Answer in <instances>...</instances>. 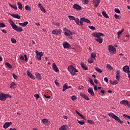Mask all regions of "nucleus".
Masks as SVG:
<instances>
[{
  "label": "nucleus",
  "mask_w": 130,
  "mask_h": 130,
  "mask_svg": "<svg viewBox=\"0 0 130 130\" xmlns=\"http://www.w3.org/2000/svg\"><path fill=\"white\" fill-rule=\"evenodd\" d=\"M28 24H29V22H28L27 21H25L23 23H19V25H20V26H22V27H26V26H27V25H28Z\"/></svg>",
  "instance_id": "obj_28"
},
{
  "label": "nucleus",
  "mask_w": 130,
  "mask_h": 130,
  "mask_svg": "<svg viewBox=\"0 0 130 130\" xmlns=\"http://www.w3.org/2000/svg\"><path fill=\"white\" fill-rule=\"evenodd\" d=\"M80 96H81V97H83V98L85 99V100H87V101L90 100V99L89 98V97L88 96H87V95H86L84 93H80Z\"/></svg>",
  "instance_id": "obj_19"
},
{
  "label": "nucleus",
  "mask_w": 130,
  "mask_h": 130,
  "mask_svg": "<svg viewBox=\"0 0 130 130\" xmlns=\"http://www.w3.org/2000/svg\"><path fill=\"white\" fill-rule=\"evenodd\" d=\"M6 24L3 23H0V28H5Z\"/></svg>",
  "instance_id": "obj_49"
},
{
  "label": "nucleus",
  "mask_w": 130,
  "mask_h": 130,
  "mask_svg": "<svg viewBox=\"0 0 130 130\" xmlns=\"http://www.w3.org/2000/svg\"><path fill=\"white\" fill-rule=\"evenodd\" d=\"M42 122L44 124H46V125H49V124H50V121H49L47 119H43L42 120Z\"/></svg>",
  "instance_id": "obj_15"
},
{
  "label": "nucleus",
  "mask_w": 130,
  "mask_h": 130,
  "mask_svg": "<svg viewBox=\"0 0 130 130\" xmlns=\"http://www.w3.org/2000/svg\"><path fill=\"white\" fill-rule=\"evenodd\" d=\"M74 21L77 25H80V26H83V22L81 21V20L80 21V20L78 18H75Z\"/></svg>",
  "instance_id": "obj_12"
},
{
  "label": "nucleus",
  "mask_w": 130,
  "mask_h": 130,
  "mask_svg": "<svg viewBox=\"0 0 130 130\" xmlns=\"http://www.w3.org/2000/svg\"><path fill=\"white\" fill-rule=\"evenodd\" d=\"M26 73L29 78H30V79H32V80H35V76H33V74H32V73H31L29 70L27 71Z\"/></svg>",
  "instance_id": "obj_8"
},
{
  "label": "nucleus",
  "mask_w": 130,
  "mask_h": 130,
  "mask_svg": "<svg viewBox=\"0 0 130 130\" xmlns=\"http://www.w3.org/2000/svg\"><path fill=\"white\" fill-rule=\"evenodd\" d=\"M10 24L11 27H12L14 30H16L18 26L15 24V22L12 21V20L10 21Z\"/></svg>",
  "instance_id": "obj_13"
},
{
  "label": "nucleus",
  "mask_w": 130,
  "mask_h": 130,
  "mask_svg": "<svg viewBox=\"0 0 130 130\" xmlns=\"http://www.w3.org/2000/svg\"><path fill=\"white\" fill-rule=\"evenodd\" d=\"M108 115H109V116H110V117H112V118L115 119L116 121H117V122H118L120 124H122V123H123V121H121L120 119H119V117L115 115V114H114L113 113H108Z\"/></svg>",
  "instance_id": "obj_2"
},
{
  "label": "nucleus",
  "mask_w": 130,
  "mask_h": 130,
  "mask_svg": "<svg viewBox=\"0 0 130 130\" xmlns=\"http://www.w3.org/2000/svg\"><path fill=\"white\" fill-rule=\"evenodd\" d=\"M87 61L89 63H93V62H94V59L89 58L88 59Z\"/></svg>",
  "instance_id": "obj_37"
},
{
  "label": "nucleus",
  "mask_w": 130,
  "mask_h": 130,
  "mask_svg": "<svg viewBox=\"0 0 130 130\" xmlns=\"http://www.w3.org/2000/svg\"><path fill=\"white\" fill-rule=\"evenodd\" d=\"M15 86H16V84H15V82H12V83L10 84V88L11 89H14Z\"/></svg>",
  "instance_id": "obj_41"
},
{
  "label": "nucleus",
  "mask_w": 130,
  "mask_h": 130,
  "mask_svg": "<svg viewBox=\"0 0 130 130\" xmlns=\"http://www.w3.org/2000/svg\"><path fill=\"white\" fill-rule=\"evenodd\" d=\"M80 21H81V22H85V23H88V24H91V21H90V20H89L88 19L85 18V17H82L80 18Z\"/></svg>",
  "instance_id": "obj_11"
},
{
  "label": "nucleus",
  "mask_w": 130,
  "mask_h": 130,
  "mask_svg": "<svg viewBox=\"0 0 130 130\" xmlns=\"http://www.w3.org/2000/svg\"><path fill=\"white\" fill-rule=\"evenodd\" d=\"M108 50L111 54H115L116 53V49L112 45L108 46Z\"/></svg>",
  "instance_id": "obj_5"
},
{
  "label": "nucleus",
  "mask_w": 130,
  "mask_h": 130,
  "mask_svg": "<svg viewBox=\"0 0 130 130\" xmlns=\"http://www.w3.org/2000/svg\"><path fill=\"white\" fill-rule=\"evenodd\" d=\"M107 68L108 69V70H109V71H113V68L111 67V64H107Z\"/></svg>",
  "instance_id": "obj_29"
},
{
  "label": "nucleus",
  "mask_w": 130,
  "mask_h": 130,
  "mask_svg": "<svg viewBox=\"0 0 130 130\" xmlns=\"http://www.w3.org/2000/svg\"><path fill=\"white\" fill-rule=\"evenodd\" d=\"M105 82H106V83H108V79L107 77H105L104 78Z\"/></svg>",
  "instance_id": "obj_60"
},
{
  "label": "nucleus",
  "mask_w": 130,
  "mask_h": 130,
  "mask_svg": "<svg viewBox=\"0 0 130 130\" xmlns=\"http://www.w3.org/2000/svg\"><path fill=\"white\" fill-rule=\"evenodd\" d=\"M36 75V78L38 79V80H39V81H41L42 77H41V75L39 74V73H37L35 74Z\"/></svg>",
  "instance_id": "obj_25"
},
{
  "label": "nucleus",
  "mask_w": 130,
  "mask_h": 130,
  "mask_svg": "<svg viewBox=\"0 0 130 130\" xmlns=\"http://www.w3.org/2000/svg\"><path fill=\"white\" fill-rule=\"evenodd\" d=\"M16 30L17 31V32H22V31H23V28H22L21 27H19V26H17Z\"/></svg>",
  "instance_id": "obj_36"
},
{
  "label": "nucleus",
  "mask_w": 130,
  "mask_h": 130,
  "mask_svg": "<svg viewBox=\"0 0 130 130\" xmlns=\"http://www.w3.org/2000/svg\"><path fill=\"white\" fill-rule=\"evenodd\" d=\"M73 9H75V10H81V9H82V8L81 7V6H80V5L77 4H75L73 5Z\"/></svg>",
  "instance_id": "obj_17"
},
{
  "label": "nucleus",
  "mask_w": 130,
  "mask_h": 130,
  "mask_svg": "<svg viewBox=\"0 0 130 130\" xmlns=\"http://www.w3.org/2000/svg\"><path fill=\"white\" fill-rule=\"evenodd\" d=\"M102 15L103 16H104V17H105V18H106V19H108L109 16L108 15H107V13H106V12L104 11L102 12Z\"/></svg>",
  "instance_id": "obj_33"
},
{
  "label": "nucleus",
  "mask_w": 130,
  "mask_h": 130,
  "mask_svg": "<svg viewBox=\"0 0 130 130\" xmlns=\"http://www.w3.org/2000/svg\"><path fill=\"white\" fill-rule=\"evenodd\" d=\"M76 113H77V114L79 115L80 117L82 118V119H86V117L84 116V115H83L82 114H80V112H79L77 110H76Z\"/></svg>",
  "instance_id": "obj_26"
},
{
  "label": "nucleus",
  "mask_w": 130,
  "mask_h": 130,
  "mask_svg": "<svg viewBox=\"0 0 130 130\" xmlns=\"http://www.w3.org/2000/svg\"><path fill=\"white\" fill-rule=\"evenodd\" d=\"M92 36L95 37V40L96 42L99 43H102L103 42V39L101 38V36H104V35L102 33H93Z\"/></svg>",
  "instance_id": "obj_1"
},
{
  "label": "nucleus",
  "mask_w": 130,
  "mask_h": 130,
  "mask_svg": "<svg viewBox=\"0 0 130 130\" xmlns=\"http://www.w3.org/2000/svg\"><path fill=\"white\" fill-rule=\"evenodd\" d=\"M120 104H122V105H124L125 106H127L128 107V108H130V104L128 101L127 100H122L120 102Z\"/></svg>",
  "instance_id": "obj_7"
},
{
  "label": "nucleus",
  "mask_w": 130,
  "mask_h": 130,
  "mask_svg": "<svg viewBox=\"0 0 130 130\" xmlns=\"http://www.w3.org/2000/svg\"><path fill=\"white\" fill-rule=\"evenodd\" d=\"M40 9L42 11V12H44V13H46V11H45V9H44V8H43V6H41Z\"/></svg>",
  "instance_id": "obj_51"
},
{
  "label": "nucleus",
  "mask_w": 130,
  "mask_h": 130,
  "mask_svg": "<svg viewBox=\"0 0 130 130\" xmlns=\"http://www.w3.org/2000/svg\"><path fill=\"white\" fill-rule=\"evenodd\" d=\"M53 70L56 73H59V70H58V68H57V66L55 64V63H53Z\"/></svg>",
  "instance_id": "obj_10"
},
{
  "label": "nucleus",
  "mask_w": 130,
  "mask_h": 130,
  "mask_svg": "<svg viewBox=\"0 0 130 130\" xmlns=\"http://www.w3.org/2000/svg\"><path fill=\"white\" fill-rule=\"evenodd\" d=\"M9 6L12 8L13 9H14V10H17V9H18V8L17 7V5H12L11 4H9Z\"/></svg>",
  "instance_id": "obj_35"
},
{
  "label": "nucleus",
  "mask_w": 130,
  "mask_h": 130,
  "mask_svg": "<svg viewBox=\"0 0 130 130\" xmlns=\"http://www.w3.org/2000/svg\"><path fill=\"white\" fill-rule=\"evenodd\" d=\"M17 5L18 6V8L20 10H23V5H22V3H21V2H18L17 3Z\"/></svg>",
  "instance_id": "obj_31"
},
{
  "label": "nucleus",
  "mask_w": 130,
  "mask_h": 130,
  "mask_svg": "<svg viewBox=\"0 0 130 130\" xmlns=\"http://www.w3.org/2000/svg\"><path fill=\"white\" fill-rule=\"evenodd\" d=\"M90 58L96 59V54L95 53H92L90 55Z\"/></svg>",
  "instance_id": "obj_30"
},
{
  "label": "nucleus",
  "mask_w": 130,
  "mask_h": 130,
  "mask_svg": "<svg viewBox=\"0 0 130 130\" xmlns=\"http://www.w3.org/2000/svg\"><path fill=\"white\" fill-rule=\"evenodd\" d=\"M83 2H84V4H85L86 5L87 4H88V3H89V0H83Z\"/></svg>",
  "instance_id": "obj_58"
},
{
  "label": "nucleus",
  "mask_w": 130,
  "mask_h": 130,
  "mask_svg": "<svg viewBox=\"0 0 130 130\" xmlns=\"http://www.w3.org/2000/svg\"><path fill=\"white\" fill-rule=\"evenodd\" d=\"M68 71L71 74L72 76H77L76 73H78V70L75 68L73 65L68 67Z\"/></svg>",
  "instance_id": "obj_3"
},
{
  "label": "nucleus",
  "mask_w": 130,
  "mask_h": 130,
  "mask_svg": "<svg viewBox=\"0 0 130 130\" xmlns=\"http://www.w3.org/2000/svg\"><path fill=\"white\" fill-rule=\"evenodd\" d=\"M120 74V72L119 70H117L116 71V79L117 81H119V80L120 79V75H119Z\"/></svg>",
  "instance_id": "obj_18"
},
{
  "label": "nucleus",
  "mask_w": 130,
  "mask_h": 130,
  "mask_svg": "<svg viewBox=\"0 0 130 130\" xmlns=\"http://www.w3.org/2000/svg\"><path fill=\"white\" fill-rule=\"evenodd\" d=\"M20 59H21V60H24V56H20Z\"/></svg>",
  "instance_id": "obj_62"
},
{
  "label": "nucleus",
  "mask_w": 130,
  "mask_h": 130,
  "mask_svg": "<svg viewBox=\"0 0 130 130\" xmlns=\"http://www.w3.org/2000/svg\"><path fill=\"white\" fill-rule=\"evenodd\" d=\"M34 97H35L36 100H38V99L40 98V95H39L38 94H36L34 95Z\"/></svg>",
  "instance_id": "obj_46"
},
{
  "label": "nucleus",
  "mask_w": 130,
  "mask_h": 130,
  "mask_svg": "<svg viewBox=\"0 0 130 130\" xmlns=\"http://www.w3.org/2000/svg\"><path fill=\"white\" fill-rule=\"evenodd\" d=\"M93 5L95 8H97L100 4V0H93Z\"/></svg>",
  "instance_id": "obj_16"
},
{
  "label": "nucleus",
  "mask_w": 130,
  "mask_h": 130,
  "mask_svg": "<svg viewBox=\"0 0 130 130\" xmlns=\"http://www.w3.org/2000/svg\"><path fill=\"white\" fill-rule=\"evenodd\" d=\"M71 99L73 100V101H75V100H77V96L75 95H72L71 96Z\"/></svg>",
  "instance_id": "obj_47"
},
{
  "label": "nucleus",
  "mask_w": 130,
  "mask_h": 130,
  "mask_svg": "<svg viewBox=\"0 0 130 130\" xmlns=\"http://www.w3.org/2000/svg\"><path fill=\"white\" fill-rule=\"evenodd\" d=\"M25 10H26V11H29V12H30V11H31V7H30V6H29V5L25 6Z\"/></svg>",
  "instance_id": "obj_42"
},
{
  "label": "nucleus",
  "mask_w": 130,
  "mask_h": 130,
  "mask_svg": "<svg viewBox=\"0 0 130 130\" xmlns=\"http://www.w3.org/2000/svg\"><path fill=\"white\" fill-rule=\"evenodd\" d=\"M94 69L95 71H96V72H98V73H100V74L102 73V70L98 67H94Z\"/></svg>",
  "instance_id": "obj_34"
},
{
  "label": "nucleus",
  "mask_w": 130,
  "mask_h": 130,
  "mask_svg": "<svg viewBox=\"0 0 130 130\" xmlns=\"http://www.w3.org/2000/svg\"><path fill=\"white\" fill-rule=\"evenodd\" d=\"M64 35L69 39H73V33H64Z\"/></svg>",
  "instance_id": "obj_22"
},
{
  "label": "nucleus",
  "mask_w": 130,
  "mask_h": 130,
  "mask_svg": "<svg viewBox=\"0 0 130 130\" xmlns=\"http://www.w3.org/2000/svg\"><path fill=\"white\" fill-rule=\"evenodd\" d=\"M59 130H68L69 127L66 125H62L59 128Z\"/></svg>",
  "instance_id": "obj_23"
},
{
  "label": "nucleus",
  "mask_w": 130,
  "mask_h": 130,
  "mask_svg": "<svg viewBox=\"0 0 130 130\" xmlns=\"http://www.w3.org/2000/svg\"><path fill=\"white\" fill-rule=\"evenodd\" d=\"M12 124L13 123L12 122H6L3 125L4 128H8L10 125H12Z\"/></svg>",
  "instance_id": "obj_14"
},
{
  "label": "nucleus",
  "mask_w": 130,
  "mask_h": 130,
  "mask_svg": "<svg viewBox=\"0 0 130 130\" xmlns=\"http://www.w3.org/2000/svg\"><path fill=\"white\" fill-rule=\"evenodd\" d=\"M112 85H117V84H118V81H117V80H114L113 81V83H112Z\"/></svg>",
  "instance_id": "obj_53"
},
{
  "label": "nucleus",
  "mask_w": 130,
  "mask_h": 130,
  "mask_svg": "<svg viewBox=\"0 0 130 130\" xmlns=\"http://www.w3.org/2000/svg\"><path fill=\"white\" fill-rule=\"evenodd\" d=\"M52 33H61V30L60 29H54Z\"/></svg>",
  "instance_id": "obj_38"
},
{
  "label": "nucleus",
  "mask_w": 130,
  "mask_h": 130,
  "mask_svg": "<svg viewBox=\"0 0 130 130\" xmlns=\"http://www.w3.org/2000/svg\"><path fill=\"white\" fill-rule=\"evenodd\" d=\"M36 53L37 54L36 58L38 60H41V57L44 55V52H39L37 50L36 51Z\"/></svg>",
  "instance_id": "obj_6"
},
{
  "label": "nucleus",
  "mask_w": 130,
  "mask_h": 130,
  "mask_svg": "<svg viewBox=\"0 0 130 130\" xmlns=\"http://www.w3.org/2000/svg\"><path fill=\"white\" fill-rule=\"evenodd\" d=\"M114 17L115 19H119V16L117 15V14H115Z\"/></svg>",
  "instance_id": "obj_59"
},
{
  "label": "nucleus",
  "mask_w": 130,
  "mask_h": 130,
  "mask_svg": "<svg viewBox=\"0 0 130 130\" xmlns=\"http://www.w3.org/2000/svg\"><path fill=\"white\" fill-rule=\"evenodd\" d=\"M5 66H7V67H8L9 69H12V65L10 64L9 62L5 63Z\"/></svg>",
  "instance_id": "obj_45"
},
{
  "label": "nucleus",
  "mask_w": 130,
  "mask_h": 130,
  "mask_svg": "<svg viewBox=\"0 0 130 130\" xmlns=\"http://www.w3.org/2000/svg\"><path fill=\"white\" fill-rule=\"evenodd\" d=\"M129 67L128 66H125L123 68V71L125 72V73H127L129 71Z\"/></svg>",
  "instance_id": "obj_27"
},
{
  "label": "nucleus",
  "mask_w": 130,
  "mask_h": 130,
  "mask_svg": "<svg viewBox=\"0 0 130 130\" xmlns=\"http://www.w3.org/2000/svg\"><path fill=\"white\" fill-rule=\"evenodd\" d=\"M44 96L45 98H47L48 99H49V98H50V96L46 95V94H44Z\"/></svg>",
  "instance_id": "obj_61"
},
{
  "label": "nucleus",
  "mask_w": 130,
  "mask_h": 130,
  "mask_svg": "<svg viewBox=\"0 0 130 130\" xmlns=\"http://www.w3.org/2000/svg\"><path fill=\"white\" fill-rule=\"evenodd\" d=\"M68 18H69V20H71L72 21H75V20L76 19L74 16H71V15L68 16Z\"/></svg>",
  "instance_id": "obj_40"
},
{
  "label": "nucleus",
  "mask_w": 130,
  "mask_h": 130,
  "mask_svg": "<svg viewBox=\"0 0 130 130\" xmlns=\"http://www.w3.org/2000/svg\"><path fill=\"white\" fill-rule=\"evenodd\" d=\"M90 84L92 85V86H94L95 84H94V82H93V80L92 79H90L89 81Z\"/></svg>",
  "instance_id": "obj_56"
},
{
  "label": "nucleus",
  "mask_w": 130,
  "mask_h": 130,
  "mask_svg": "<svg viewBox=\"0 0 130 130\" xmlns=\"http://www.w3.org/2000/svg\"><path fill=\"white\" fill-rule=\"evenodd\" d=\"M123 117H124V118H125V119H127V118H128L129 119V118H130V116L125 114H124L123 115Z\"/></svg>",
  "instance_id": "obj_44"
},
{
  "label": "nucleus",
  "mask_w": 130,
  "mask_h": 130,
  "mask_svg": "<svg viewBox=\"0 0 130 130\" xmlns=\"http://www.w3.org/2000/svg\"><path fill=\"white\" fill-rule=\"evenodd\" d=\"M67 89H69V87H68V83H66L63 85L62 91H66Z\"/></svg>",
  "instance_id": "obj_32"
},
{
  "label": "nucleus",
  "mask_w": 130,
  "mask_h": 130,
  "mask_svg": "<svg viewBox=\"0 0 130 130\" xmlns=\"http://www.w3.org/2000/svg\"><path fill=\"white\" fill-rule=\"evenodd\" d=\"M63 31L64 33H72V32H71V30H68V29H67V28H66V27L63 28Z\"/></svg>",
  "instance_id": "obj_39"
},
{
  "label": "nucleus",
  "mask_w": 130,
  "mask_h": 130,
  "mask_svg": "<svg viewBox=\"0 0 130 130\" xmlns=\"http://www.w3.org/2000/svg\"><path fill=\"white\" fill-rule=\"evenodd\" d=\"M81 67L83 69V70H84V71H88V67L86 64H85V63H84V62H82L81 63Z\"/></svg>",
  "instance_id": "obj_21"
},
{
  "label": "nucleus",
  "mask_w": 130,
  "mask_h": 130,
  "mask_svg": "<svg viewBox=\"0 0 130 130\" xmlns=\"http://www.w3.org/2000/svg\"><path fill=\"white\" fill-rule=\"evenodd\" d=\"M87 122H88V123H90V124H94V121L92 120H88Z\"/></svg>",
  "instance_id": "obj_50"
},
{
  "label": "nucleus",
  "mask_w": 130,
  "mask_h": 130,
  "mask_svg": "<svg viewBox=\"0 0 130 130\" xmlns=\"http://www.w3.org/2000/svg\"><path fill=\"white\" fill-rule=\"evenodd\" d=\"M7 98H12V96L9 94L0 93V100L1 101H5Z\"/></svg>",
  "instance_id": "obj_4"
},
{
  "label": "nucleus",
  "mask_w": 130,
  "mask_h": 130,
  "mask_svg": "<svg viewBox=\"0 0 130 130\" xmlns=\"http://www.w3.org/2000/svg\"><path fill=\"white\" fill-rule=\"evenodd\" d=\"M88 27L89 28V29H91V30H95V27L93 26H89Z\"/></svg>",
  "instance_id": "obj_55"
},
{
  "label": "nucleus",
  "mask_w": 130,
  "mask_h": 130,
  "mask_svg": "<svg viewBox=\"0 0 130 130\" xmlns=\"http://www.w3.org/2000/svg\"><path fill=\"white\" fill-rule=\"evenodd\" d=\"M62 45L63 46V48L64 49H70L71 48V45L69 44L68 42H65L63 43Z\"/></svg>",
  "instance_id": "obj_9"
},
{
  "label": "nucleus",
  "mask_w": 130,
  "mask_h": 130,
  "mask_svg": "<svg viewBox=\"0 0 130 130\" xmlns=\"http://www.w3.org/2000/svg\"><path fill=\"white\" fill-rule=\"evenodd\" d=\"M13 77L15 80H18V76H17L15 74H13Z\"/></svg>",
  "instance_id": "obj_54"
},
{
  "label": "nucleus",
  "mask_w": 130,
  "mask_h": 130,
  "mask_svg": "<svg viewBox=\"0 0 130 130\" xmlns=\"http://www.w3.org/2000/svg\"><path fill=\"white\" fill-rule=\"evenodd\" d=\"M78 123H79V124H81V125H83V124H84L85 123V121L84 120H77Z\"/></svg>",
  "instance_id": "obj_43"
},
{
  "label": "nucleus",
  "mask_w": 130,
  "mask_h": 130,
  "mask_svg": "<svg viewBox=\"0 0 130 130\" xmlns=\"http://www.w3.org/2000/svg\"><path fill=\"white\" fill-rule=\"evenodd\" d=\"M24 58H25V60L27 62L28 61V57H27V55L24 54Z\"/></svg>",
  "instance_id": "obj_57"
},
{
  "label": "nucleus",
  "mask_w": 130,
  "mask_h": 130,
  "mask_svg": "<svg viewBox=\"0 0 130 130\" xmlns=\"http://www.w3.org/2000/svg\"><path fill=\"white\" fill-rule=\"evenodd\" d=\"M94 91H97L98 90V89L97 88V86H94V88H93Z\"/></svg>",
  "instance_id": "obj_63"
},
{
  "label": "nucleus",
  "mask_w": 130,
  "mask_h": 130,
  "mask_svg": "<svg viewBox=\"0 0 130 130\" xmlns=\"http://www.w3.org/2000/svg\"><path fill=\"white\" fill-rule=\"evenodd\" d=\"M11 41L12 42V43H17V40L14 38H12Z\"/></svg>",
  "instance_id": "obj_52"
},
{
  "label": "nucleus",
  "mask_w": 130,
  "mask_h": 130,
  "mask_svg": "<svg viewBox=\"0 0 130 130\" xmlns=\"http://www.w3.org/2000/svg\"><path fill=\"white\" fill-rule=\"evenodd\" d=\"M115 13H117V14H120V10L118 8H115Z\"/></svg>",
  "instance_id": "obj_48"
},
{
  "label": "nucleus",
  "mask_w": 130,
  "mask_h": 130,
  "mask_svg": "<svg viewBox=\"0 0 130 130\" xmlns=\"http://www.w3.org/2000/svg\"><path fill=\"white\" fill-rule=\"evenodd\" d=\"M88 92L91 96H95V93H94V91H93V89L91 88H89L88 90Z\"/></svg>",
  "instance_id": "obj_24"
},
{
  "label": "nucleus",
  "mask_w": 130,
  "mask_h": 130,
  "mask_svg": "<svg viewBox=\"0 0 130 130\" xmlns=\"http://www.w3.org/2000/svg\"><path fill=\"white\" fill-rule=\"evenodd\" d=\"M9 15L12 17H13V18H15V19H21V17L20 16V15H19V14H12L10 13Z\"/></svg>",
  "instance_id": "obj_20"
},
{
  "label": "nucleus",
  "mask_w": 130,
  "mask_h": 130,
  "mask_svg": "<svg viewBox=\"0 0 130 130\" xmlns=\"http://www.w3.org/2000/svg\"><path fill=\"white\" fill-rule=\"evenodd\" d=\"M117 35H118V39H119V38H120V36L121 35V33H118Z\"/></svg>",
  "instance_id": "obj_64"
}]
</instances>
